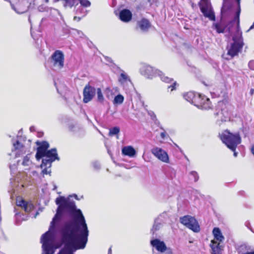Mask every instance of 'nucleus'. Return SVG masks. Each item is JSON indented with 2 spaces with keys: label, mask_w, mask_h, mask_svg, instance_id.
Wrapping results in <instances>:
<instances>
[{
  "label": "nucleus",
  "mask_w": 254,
  "mask_h": 254,
  "mask_svg": "<svg viewBox=\"0 0 254 254\" xmlns=\"http://www.w3.org/2000/svg\"><path fill=\"white\" fill-rule=\"evenodd\" d=\"M58 205L56 214L51 222L49 230L42 235L43 254H54L57 233V223L61 221L64 212L73 219L64 222L59 227L61 240L64 244L57 254H74L78 249L85 248L88 241L89 231L81 210L77 209L75 202L59 196L56 199Z\"/></svg>",
  "instance_id": "obj_1"
},
{
  "label": "nucleus",
  "mask_w": 254,
  "mask_h": 254,
  "mask_svg": "<svg viewBox=\"0 0 254 254\" xmlns=\"http://www.w3.org/2000/svg\"><path fill=\"white\" fill-rule=\"evenodd\" d=\"M240 1L239 2H237L238 7L234 19L230 21L227 25L224 26L222 24L219 23L213 24V26L215 27L217 33L228 32V34H226L225 36H227L228 38H230L234 32H236L235 35H238V33L242 34V32L240 31Z\"/></svg>",
  "instance_id": "obj_2"
},
{
  "label": "nucleus",
  "mask_w": 254,
  "mask_h": 254,
  "mask_svg": "<svg viewBox=\"0 0 254 254\" xmlns=\"http://www.w3.org/2000/svg\"><path fill=\"white\" fill-rule=\"evenodd\" d=\"M220 138L223 143L232 151H234L237 146L241 142V138L239 133H232L228 130L222 133Z\"/></svg>",
  "instance_id": "obj_3"
},
{
  "label": "nucleus",
  "mask_w": 254,
  "mask_h": 254,
  "mask_svg": "<svg viewBox=\"0 0 254 254\" xmlns=\"http://www.w3.org/2000/svg\"><path fill=\"white\" fill-rule=\"evenodd\" d=\"M140 72L142 75L147 78L152 79L158 75L163 82L170 83L173 81L172 78L164 76L162 71L148 64H143L140 69Z\"/></svg>",
  "instance_id": "obj_4"
},
{
  "label": "nucleus",
  "mask_w": 254,
  "mask_h": 254,
  "mask_svg": "<svg viewBox=\"0 0 254 254\" xmlns=\"http://www.w3.org/2000/svg\"><path fill=\"white\" fill-rule=\"evenodd\" d=\"M233 43L231 44L230 47L228 51L227 54L231 58L237 55L241 50L244 45L242 35L239 34L238 35H234L232 37Z\"/></svg>",
  "instance_id": "obj_5"
},
{
  "label": "nucleus",
  "mask_w": 254,
  "mask_h": 254,
  "mask_svg": "<svg viewBox=\"0 0 254 254\" xmlns=\"http://www.w3.org/2000/svg\"><path fill=\"white\" fill-rule=\"evenodd\" d=\"M201 12L209 20L214 21L215 15L210 0H201L198 3Z\"/></svg>",
  "instance_id": "obj_6"
},
{
  "label": "nucleus",
  "mask_w": 254,
  "mask_h": 254,
  "mask_svg": "<svg viewBox=\"0 0 254 254\" xmlns=\"http://www.w3.org/2000/svg\"><path fill=\"white\" fill-rule=\"evenodd\" d=\"M180 222L194 232L200 230L199 226L196 219L190 216L186 215L180 218Z\"/></svg>",
  "instance_id": "obj_7"
},
{
  "label": "nucleus",
  "mask_w": 254,
  "mask_h": 254,
  "mask_svg": "<svg viewBox=\"0 0 254 254\" xmlns=\"http://www.w3.org/2000/svg\"><path fill=\"white\" fill-rule=\"evenodd\" d=\"M52 62L53 66L58 69H61L64 66V56L60 50H56L51 56Z\"/></svg>",
  "instance_id": "obj_8"
},
{
  "label": "nucleus",
  "mask_w": 254,
  "mask_h": 254,
  "mask_svg": "<svg viewBox=\"0 0 254 254\" xmlns=\"http://www.w3.org/2000/svg\"><path fill=\"white\" fill-rule=\"evenodd\" d=\"M224 106L225 105L223 102H219L216 110L217 112L214 114L217 122L219 123V124L221 122H226L229 118V113L224 108Z\"/></svg>",
  "instance_id": "obj_9"
},
{
  "label": "nucleus",
  "mask_w": 254,
  "mask_h": 254,
  "mask_svg": "<svg viewBox=\"0 0 254 254\" xmlns=\"http://www.w3.org/2000/svg\"><path fill=\"white\" fill-rule=\"evenodd\" d=\"M96 89L89 83L84 87L83 91V102L87 103L91 101L96 94Z\"/></svg>",
  "instance_id": "obj_10"
},
{
  "label": "nucleus",
  "mask_w": 254,
  "mask_h": 254,
  "mask_svg": "<svg viewBox=\"0 0 254 254\" xmlns=\"http://www.w3.org/2000/svg\"><path fill=\"white\" fill-rule=\"evenodd\" d=\"M36 144L39 146L37 148L35 157L38 161H39L41 159L43 158V156L48 150L50 145L49 143L46 141H43L41 142L37 141Z\"/></svg>",
  "instance_id": "obj_11"
},
{
  "label": "nucleus",
  "mask_w": 254,
  "mask_h": 254,
  "mask_svg": "<svg viewBox=\"0 0 254 254\" xmlns=\"http://www.w3.org/2000/svg\"><path fill=\"white\" fill-rule=\"evenodd\" d=\"M151 151L160 161L167 163L169 162V156L167 153L162 148L156 147L153 148Z\"/></svg>",
  "instance_id": "obj_12"
},
{
  "label": "nucleus",
  "mask_w": 254,
  "mask_h": 254,
  "mask_svg": "<svg viewBox=\"0 0 254 254\" xmlns=\"http://www.w3.org/2000/svg\"><path fill=\"white\" fill-rule=\"evenodd\" d=\"M31 3V2L22 0L17 4L16 6L11 2L10 5L11 8L14 10L15 12L18 14H22L28 10Z\"/></svg>",
  "instance_id": "obj_13"
},
{
  "label": "nucleus",
  "mask_w": 254,
  "mask_h": 254,
  "mask_svg": "<svg viewBox=\"0 0 254 254\" xmlns=\"http://www.w3.org/2000/svg\"><path fill=\"white\" fill-rule=\"evenodd\" d=\"M194 106L201 109L208 110L211 107V103L209 98L199 94V100L198 102L195 103Z\"/></svg>",
  "instance_id": "obj_14"
},
{
  "label": "nucleus",
  "mask_w": 254,
  "mask_h": 254,
  "mask_svg": "<svg viewBox=\"0 0 254 254\" xmlns=\"http://www.w3.org/2000/svg\"><path fill=\"white\" fill-rule=\"evenodd\" d=\"M239 2L240 0H235ZM233 2L232 0H223L222 6L221 8V14L222 17H225L229 16L232 13Z\"/></svg>",
  "instance_id": "obj_15"
},
{
  "label": "nucleus",
  "mask_w": 254,
  "mask_h": 254,
  "mask_svg": "<svg viewBox=\"0 0 254 254\" xmlns=\"http://www.w3.org/2000/svg\"><path fill=\"white\" fill-rule=\"evenodd\" d=\"M78 1L81 6L89 7L91 3L88 0H63L64 5L65 7H72L73 5H78Z\"/></svg>",
  "instance_id": "obj_16"
},
{
  "label": "nucleus",
  "mask_w": 254,
  "mask_h": 254,
  "mask_svg": "<svg viewBox=\"0 0 254 254\" xmlns=\"http://www.w3.org/2000/svg\"><path fill=\"white\" fill-rule=\"evenodd\" d=\"M17 205L20 207L26 212H30L35 208L33 204L30 201H26V200L21 199L19 200H17Z\"/></svg>",
  "instance_id": "obj_17"
},
{
  "label": "nucleus",
  "mask_w": 254,
  "mask_h": 254,
  "mask_svg": "<svg viewBox=\"0 0 254 254\" xmlns=\"http://www.w3.org/2000/svg\"><path fill=\"white\" fill-rule=\"evenodd\" d=\"M150 244L156 250L160 253H164L167 250V246L163 241L158 239H154L150 241Z\"/></svg>",
  "instance_id": "obj_18"
},
{
  "label": "nucleus",
  "mask_w": 254,
  "mask_h": 254,
  "mask_svg": "<svg viewBox=\"0 0 254 254\" xmlns=\"http://www.w3.org/2000/svg\"><path fill=\"white\" fill-rule=\"evenodd\" d=\"M183 96L186 100L194 105H195L196 102H198V100H199V94L195 93L192 91L184 94Z\"/></svg>",
  "instance_id": "obj_19"
},
{
  "label": "nucleus",
  "mask_w": 254,
  "mask_h": 254,
  "mask_svg": "<svg viewBox=\"0 0 254 254\" xmlns=\"http://www.w3.org/2000/svg\"><path fill=\"white\" fill-rule=\"evenodd\" d=\"M137 25L141 32L146 33L151 27V24L148 19L142 18L137 21Z\"/></svg>",
  "instance_id": "obj_20"
},
{
  "label": "nucleus",
  "mask_w": 254,
  "mask_h": 254,
  "mask_svg": "<svg viewBox=\"0 0 254 254\" xmlns=\"http://www.w3.org/2000/svg\"><path fill=\"white\" fill-rule=\"evenodd\" d=\"M119 17L122 21L127 22L131 19L132 13L128 9H124L120 11Z\"/></svg>",
  "instance_id": "obj_21"
},
{
  "label": "nucleus",
  "mask_w": 254,
  "mask_h": 254,
  "mask_svg": "<svg viewBox=\"0 0 254 254\" xmlns=\"http://www.w3.org/2000/svg\"><path fill=\"white\" fill-rule=\"evenodd\" d=\"M44 157H46L52 159V161H55L56 160H59L60 158L58 156L56 148H52L50 150H48L43 156Z\"/></svg>",
  "instance_id": "obj_22"
},
{
  "label": "nucleus",
  "mask_w": 254,
  "mask_h": 254,
  "mask_svg": "<svg viewBox=\"0 0 254 254\" xmlns=\"http://www.w3.org/2000/svg\"><path fill=\"white\" fill-rule=\"evenodd\" d=\"M220 243H218L215 240L211 241L210 247L211 248V254H221L222 248L220 245Z\"/></svg>",
  "instance_id": "obj_23"
},
{
  "label": "nucleus",
  "mask_w": 254,
  "mask_h": 254,
  "mask_svg": "<svg viewBox=\"0 0 254 254\" xmlns=\"http://www.w3.org/2000/svg\"><path fill=\"white\" fill-rule=\"evenodd\" d=\"M122 154L124 155L133 157L136 154V151L131 146H125L122 150Z\"/></svg>",
  "instance_id": "obj_24"
},
{
  "label": "nucleus",
  "mask_w": 254,
  "mask_h": 254,
  "mask_svg": "<svg viewBox=\"0 0 254 254\" xmlns=\"http://www.w3.org/2000/svg\"><path fill=\"white\" fill-rule=\"evenodd\" d=\"M213 235L214 237V239L218 243L223 242L224 240V237L223 236L220 229L218 227H215L213 228L212 231Z\"/></svg>",
  "instance_id": "obj_25"
},
{
  "label": "nucleus",
  "mask_w": 254,
  "mask_h": 254,
  "mask_svg": "<svg viewBox=\"0 0 254 254\" xmlns=\"http://www.w3.org/2000/svg\"><path fill=\"white\" fill-rule=\"evenodd\" d=\"M163 221V220H160L157 218L154 220V224L152 228L151 229V233H152L153 236H154L155 231L159 230L161 228L162 226L161 222Z\"/></svg>",
  "instance_id": "obj_26"
},
{
  "label": "nucleus",
  "mask_w": 254,
  "mask_h": 254,
  "mask_svg": "<svg viewBox=\"0 0 254 254\" xmlns=\"http://www.w3.org/2000/svg\"><path fill=\"white\" fill-rule=\"evenodd\" d=\"M68 128L70 131L78 136H80L84 133L82 128H80L78 126L75 125H70Z\"/></svg>",
  "instance_id": "obj_27"
},
{
  "label": "nucleus",
  "mask_w": 254,
  "mask_h": 254,
  "mask_svg": "<svg viewBox=\"0 0 254 254\" xmlns=\"http://www.w3.org/2000/svg\"><path fill=\"white\" fill-rule=\"evenodd\" d=\"M28 217H32L31 215L29 216H25L24 214L16 213L15 214V223L17 225H19L22 221L27 220Z\"/></svg>",
  "instance_id": "obj_28"
},
{
  "label": "nucleus",
  "mask_w": 254,
  "mask_h": 254,
  "mask_svg": "<svg viewBox=\"0 0 254 254\" xmlns=\"http://www.w3.org/2000/svg\"><path fill=\"white\" fill-rule=\"evenodd\" d=\"M251 250V247L246 245H242L240 247L239 253L242 254H254V251L248 252Z\"/></svg>",
  "instance_id": "obj_29"
},
{
  "label": "nucleus",
  "mask_w": 254,
  "mask_h": 254,
  "mask_svg": "<svg viewBox=\"0 0 254 254\" xmlns=\"http://www.w3.org/2000/svg\"><path fill=\"white\" fill-rule=\"evenodd\" d=\"M53 161H52V159L47 158L45 157V158H43L42 160V164L41 165V167L43 168V167H48L50 168L52 166V163Z\"/></svg>",
  "instance_id": "obj_30"
},
{
  "label": "nucleus",
  "mask_w": 254,
  "mask_h": 254,
  "mask_svg": "<svg viewBox=\"0 0 254 254\" xmlns=\"http://www.w3.org/2000/svg\"><path fill=\"white\" fill-rule=\"evenodd\" d=\"M119 81L120 83L123 84L127 81H130V79L128 75L124 71H123L120 74Z\"/></svg>",
  "instance_id": "obj_31"
},
{
  "label": "nucleus",
  "mask_w": 254,
  "mask_h": 254,
  "mask_svg": "<svg viewBox=\"0 0 254 254\" xmlns=\"http://www.w3.org/2000/svg\"><path fill=\"white\" fill-rule=\"evenodd\" d=\"M124 100V96L121 94H118L115 97L113 102L114 104H121L123 103Z\"/></svg>",
  "instance_id": "obj_32"
},
{
  "label": "nucleus",
  "mask_w": 254,
  "mask_h": 254,
  "mask_svg": "<svg viewBox=\"0 0 254 254\" xmlns=\"http://www.w3.org/2000/svg\"><path fill=\"white\" fill-rule=\"evenodd\" d=\"M96 93H97L98 101L99 102H102L104 99V98L101 88H98L96 89Z\"/></svg>",
  "instance_id": "obj_33"
},
{
  "label": "nucleus",
  "mask_w": 254,
  "mask_h": 254,
  "mask_svg": "<svg viewBox=\"0 0 254 254\" xmlns=\"http://www.w3.org/2000/svg\"><path fill=\"white\" fill-rule=\"evenodd\" d=\"M120 129L118 127H115L110 129L109 134L110 136H113L118 134L120 132Z\"/></svg>",
  "instance_id": "obj_34"
},
{
  "label": "nucleus",
  "mask_w": 254,
  "mask_h": 254,
  "mask_svg": "<svg viewBox=\"0 0 254 254\" xmlns=\"http://www.w3.org/2000/svg\"><path fill=\"white\" fill-rule=\"evenodd\" d=\"M82 7L83 6H79L75 11V14H79L81 13L82 14V17H84L86 15L87 11L86 10H85Z\"/></svg>",
  "instance_id": "obj_35"
},
{
  "label": "nucleus",
  "mask_w": 254,
  "mask_h": 254,
  "mask_svg": "<svg viewBox=\"0 0 254 254\" xmlns=\"http://www.w3.org/2000/svg\"><path fill=\"white\" fill-rule=\"evenodd\" d=\"M31 163L32 162L30 160V157L28 155H26L24 157L22 163V165L24 166H29L31 164Z\"/></svg>",
  "instance_id": "obj_36"
},
{
  "label": "nucleus",
  "mask_w": 254,
  "mask_h": 254,
  "mask_svg": "<svg viewBox=\"0 0 254 254\" xmlns=\"http://www.w3.org/2000/svg\"><path fill=\"white\" fill-rule=\"evenodd\" d=\"M192 179H193L195 182H197L199 179V176L197 173L194 171H191L190 173Z\"/></svg>",
  "instance_id": "obj_37"
},
{
  "label": "nucleus",
  "mask_w": 254,
  "mask_h": 254,
  "mask_svg": "<svg viewBox=\"0 0 254 254\" xmlns=\"http://www.w3.org/2000/svg\"><path fill=\"white\" fill-rule=\"evenodd\" d=\"M167 217H168V213L166 212V211H164V212H163L162 213H161L158 217L157 218H158L159 220H162V218L165 219H166Z\"/></svg>",
  "instance_id": "obj_38"
},
{
  "label": "nucleus",
  "mask_w": 254,
  "mask_h": 254,
  "mask_svg": "<svg viewBox=\"0 0 254 254\" xmlns=\"http://www.w3.org/2000/svg\"><path fill=\"white\" fill-rule=\"evenodd\" d=\"M13 146L15 148V149H18L20 148H21L23 145L22 144L19 142V141L17 140L16 142L13 143Z\"/></svg>",
  "instance_id": "obj_39"
},
{
  "label": "nucleus",
  "mask_w": 254,
  "mask_h": 254,
  "mask_svg": "<svg viewBox=\"0 0 254 254\" xmlns=\"http://www.w3.org/2000/svg\"><path fill=\"white\" fill-rule=\"evenodd\" d=\"M93 167L96 170H99L101 166L100 163L98 161H95L93 162Z\"/></svg>",
  "instance_id": "obj_40"
},
{
  "label": "nucleus",
  "mask_w": 254,
  "mask_h": 254,
  "mask_svg": "<svg viewBox=\"0 0 254 254\" xmlns=\"http://www.w3.org/2000/svg\"><path fill=\"white\" fill-rule=\"evenodd\" d=\"M249 67L252 70H254V61H251L248 64Z\"/></svg>",
  "instance_id": "obj_41"
},
{
  "label": "nucleus",
  "mask_w": 254,
  "mask_h": 254,
  "mask_svg": "<svg viewBox=\"0 0 254 254\" xmlns=\"http://www.w3.org/2000/svg\"><path fill=\"white\" fill-rule=\"evenodd\" d=\"M48 167H45V168L42 170V173L44 175L50 174L51 173V170H48Z\"/></svg>",
  "instance_id": "obj_42"
},
{
  "label": "nucleus",
  "mask_w": 254,
  "mask_h": 254,
  "mask_svg": "<svg viewBox=\"0 0 254 254\" xmlns=\"http://www.w3.org/2000/svg\"><path fill=\"white\" fill-rule=\"evenodd\" d=\"M176 84H177L176 82L174 81L173 83V84L172 85H171L170 86H169L168 88H171V91H172L174 90V89H175V88H176L175 86H176Z\"/></svg>",
  "instance_id": "obj_43"
},
{
  "label": "nucleus",
  "mask_w": 254,
  "mask_h": 254,
  "mask_svg": "<svg viewBox=\"0 0 254 254\" xmlns=\"http://www.w3.org/2000/svg\"><path fill=\"white\" fill-rule=\"evenodd\" d=\"M176 175V171L174 169H171V174L170 175V178L172 179L174 177H175Z\"/></svg>",
  "instance_id": "obj_44"
},
{
  "label": "nucleus",
  "mask_w": 254,
  "mask_h": 254,
  "mask_svg": "<svg viewBox=\"0 0 254 254\" xmlns=\"http://www.w3.org/2000/svg\"><path fill=\"white\" fill-rule=\"evenodd\" d=\"M165 252V254H173L172 250L170 248H167V250H166V251Z\"/></svg>",
  "instance_id": "obj_45"
},
{
  "label": "nucleus",
  "mask_w": 254,
  "mask_h": 254,
  "mask_svg": "<svg viewBox=\"0 0 254 254\" xmlns=\"http://www.w3.org/2000/svg\"><path fill=\"white\" fill-rule=\"evenodd\" d=\"M167 135V133L165 131H163L161 133L160 136L162 139H164Z\"/></svg>",
  "instance_id": "obj_46"
},
{
  "label": "nucleus",
  "mask_w": 254,
  "mask_h": 254,
  "mask_svg": "<svg viewBox=\"0 0 254 254\" xmlns=\"http://www.w3.org/2000/svg\"><path fill=\"white\" fill-rule=\"evenodd\" d=\"M38 9L39 11H44L45 10V8L42 6H39Z\"/></svg>",
  "instance_id": "obj_47"
},
{
  "label": "nucleus",
  "mask_w": 254,
  "mask_h": 254,
  "mask_svg": "<svg viewBox=\"0 0 254 254\" xmlns=\"http://www.w3.org/2000/svg\"><path fill=\"white\" fill-rule=\"evenodd\" d=\"M74 20H76L77 21H79L81 19V17L78 16H74L73 18Z\"/></svg>",
  "instance_id": "obj_48"
},
{
  "label": "nucleus",
  "mask_w": 254,
  "mask_h": 254,
  "mask_svg": "<svg viewBox=\"0 0 254 254\" xmlns=\"http://www.w3.org/2000/svg\"><path fill=\"white\" fill-rule=\"evenodd\" d=\"M30 130L31 132L34 131L35 130V127L34 126H31L30 127Z\"/></svg>",
  "instance_id": "obj_49"
},
{
  "label": "nucleus",
  "mask_w": 254,
  "mask_h": 254,
  "mask_svg": "<svg viewBox=\"0 0 254 254\" xmlns=\"http://www.w3.org/2000/svg\"><path fill=\"white\" fill-rule=\"evenodd\" d=\"M254 28V23L253 24V25L250 27V28L247 30V32H249V31H250L251 29H253Z\"/></svg>",
  "instance_id": "obj_50"
},
{
  "label": "nucleus",
  "mask_w": 254,
  "mask_h": 254,
  "mask_svg": "<svg viewBox=\"0 0 254 254\" xmlns=\"http://www.w3.org/2000/svg\"><path fill=\"white\" fill-rule=\"evenodd\" d=\"M251 152H252V154L254 155V144L252 147Z\"/></svg>",
  "instance_id": "obj_51"
},
{
  "label": "nucleus",
  "mask_w": 254,
  "mask_h": 254,
  "mask_svg": "<svg viewBox=\"0 0 254 254\" xmlns=\"http://www.w3.org/2000/svg\"><path fill=\"white\" fill-rule=\"evenodd\" d=\"M235 151H236V150L234 151H233L234 152V156L235 157H237L238 155V152H236Z\"/></svg>",
  "instance_id": "obj_52"
},
{
  "label": "nucleus",
  "mask_w": 254,
  "mask_h": 254,
  "mask_svg": "<svg viewBox=\"0 0 254 254\" xmlns=\"http://www.w3.org/2000/svg\"><path fill=\"white\" fill-rule=\"evenodd\" d=\"M249 225H250V223H247L246 224V226H247V227H248V228H249V229H250V230H251L253 232H253V231L252 230V229H251V228H250L249 227Z\"/></svg>",
  "instance_id": "obj_53"
},
{
  "label": "nucleus",
  "mask_w": 254,
  "mask_h": 254,
  "mask_svg": "<svg viewBox=\"0 0 254 254\" xmlns=\"http://www.w3.org/2000/svg\"><path fill=\"white\" fill-rule=\"evenodd\" d=\"M249 225H250V223H247L246 224V226H247V227H248V228H249V229H250V230H251L253 232H253V231L252 230V229H251V228H250L249 227Z\"/></svg>",
  "instance_id": "obj_54"
},
{
  "label": "nucleus",
  "mask_w": 254,
  "mask_h": 254,
  "mask_svg": "<svg viewBox=\"0 0 254 254\" xmlns=\"http://www.w3.org/2000/svg\"><path fill=\"white\" fill-rule=\"evenodd\" d=\"M254 89H251V90H250V94L251 95H253V93H254Z\"/></svg>",
  "instance_id": "obj_55"
},
{
  "label": "nucleus",
  "mask_w": 254,
  "mask_h": 254,
  "mask_svg": "<svg viewBox=\"0 0 254 254\" xmlns=\"http://www.w3.org/2000/svg\"><path fill=\"white\" fill-rule=\"evenodd\" d=\"M73 196H74V198H75V199H78V197H77V195L76 194H73Z\"/></svg>",
  "instance_id": "obj_56"
},
{
  "label": "nucleus",
  "mask_w": 254,
  "mask_h": 254,
  "mask_svg": "<svg viewBox=\"0 0 254 254\" xmlns=\"http://www.w3.org/2000/svg\"><path fill=\"white\" fill-rule=\"evenodd\" d=\"M38 214H39V213H38V212H37H37H36V214H35V215L33 216V217H34V218H36V216H37V215H38Z\"/></svg>",
  "instance_id": "obj_57"
},
{
  "label": "nucleus",
  "mask_w": 254,
  "mask_h": 254,
  "mask_svg": "<svg viewBox=\"0 0 254 254\" xmlns=\"http://www.w3.org/2000/svg\"><path fill=\"white\" fill-rule=\"evenodd\" d=\"M111 253V248H110L108 250V254H110Z\"/></svg>",
  "instance_id": "obj_58"
},
{
  "label": "nucleus",
  "mask_w": 254,
  "mask_h": 254,
  "mask_svg": "<svg viewBox=\"0 0 254 254\" xmlns=\"http://www.w3.org/2000/svg\"><path fill=\"white\" fill-rule=\"evenodd\" d=\"M12 191H13V190H8V192H9L10 193H11V194H12Z\"/></svg>",
  "instance_id": "obj_59"
},
{
  "label": "nucleus",
  "mask_w": 254,
  "mask_h": 254,
  "mask_svg": "<svg viewBox=\"0 0 254 254\" xmlns=\"http://www.w3.org/2000/svg\"><path fill=\"white\" fill-rule=\"evenodd\" d=\"M28 20H29V22H31V20H30V17H29Z\"/></svg>",
  "instance_id": "obj_60"
},
{
  "label": "nucleus",
  "mask_w": 254,
  "mask_h": 254,
  "mask_svg": "<svg viewBox=\"0 0 254 254\" xmlns=\"http://www.w3.org/2000/svg\"><path fill=\"white\" fill-rule=\"evenodd\" d=\"M59 0H54V2H57Z\"/></svg>",
  "instance_id": "obj_61"
},
{
  "label": "nucleus",
  "mask_w": 254,
  "mask_h": 254,
  "mask_svg": "<svg viewBox=\"0 0 254 254\" xmlns=\"http://www.w3.org/2000/svg\"><path fill=\"white\" fill-rule=\"evenodd\" d=\"M56 189H57V187L56 186H55L54 190H56Z\"/></svg>",
  "instance_id": "obj_62"
},
{
  "label": "nucleus",
  "mask_w": 254,
  "mask_h": 254,
  "mask_svg": "<svg viewBox=\"0 0 254 254\" xmlns=\"http://www.w3.org/2000/svg\"><path fill=\"white\" fill-rule=\"evenodd\" d=\"M46 2H48L49 1V0H45Z\"/></svg>",
  "instance_id": "obj_63"
}]
</instances>
